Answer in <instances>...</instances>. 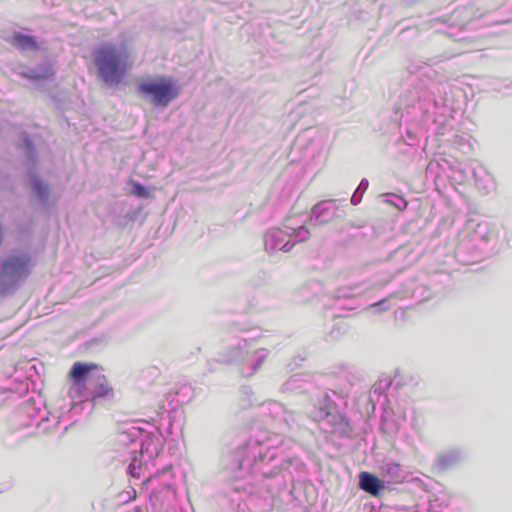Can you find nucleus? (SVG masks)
Instances as JSON below:
<instances>
[{"mask_svg": "<svg viewBox=\"0 0 512 512\" xmlns=\"http://www.w3.org/2000/svg\"><path fill=\"white\" fill-rule=\"evenodd\" d=\"M220 474L225 481L231 482V512L238 503H246L253 493L254 484L265 488L272 499L282 504H292L296 497L291 489H286V475L280 473L279 448L266 442L250 439L236 449L226 451L220 460Z\"/></svg>", "mask_w": 512, "mask_h": 512, "instance_id": "f257e3e1", "label": "nucleus"}, {"mask_svg": "<svg viewBox=\"0 0 512 512\" xmlns=\"http://www.w3.org/2000/svg\"><path fill=\"white\" fill-rule=\"evenodd\" d=\"M98 78L108 86L120 85L134 68V57L128 45L104 43L93 51Z\"/></svg>", "mask_w": 512, "mask_h": 512, "instance_id": "f03ea898", "label": "nucleus"}, {"mask_svg": "<svg viewBox=\"0 0 512 512\" xmlns=\"http://www.w3.org/2000/svg\"><path fill=\"white\" fill-rule=\"evenodd\" d=\"M119 442L129 445L131 449V462L127 467V473L139 478L142 462H148L156 458L163 449L164 441L159 433H150L138 426H130L121 431Z\"/></svg>", "mask_w": 512, "mask_h": 512, "instance_id": "7ed1b4c3", "label": "nucleus"}, {"mask_svg": "<svg viewBox=\"0 0 512 512\" xmlns=\"http://www.w3.org/2000/svg\"><path fill=\"white\" fill-rule=\"evenodd\" d=\"M340 395L334 390H321L317 393L309 416L320 422L322 429L341 438H349L352 428L346 416L338 411Z\"/></svg>", "mask_w": 512, "mask_h": 512, "instance_id": "20e7f679", "label": "nucleus"}, {"mask_svg": "<svg viewBox=\"0 0 512 512\" xmlns=\"http://www.w3.org/2000/svg\"><path fill=\"white\" fill-rule=\"evenodd\" d=\"M34 268L28 252L16 250L0 260V297L15 294Z\"/></svg>", "mask_w": 512, "mask_h": 512, "instance_id": "39448f33", "label": "nucleus"}, {"mask_svg": "<svg viewBox=\"0 0 512 512\" xmlns=\"http://www.w3.org/2000/svg\"><path fill=\"white\" fill-rule=\"evenodd\" d=\"M496 243L497 237L490 226H476L460 241L456 257L466 265L478 262L493 252Z\"/></svg>", "mask_w": 512, "mask_h": 512, "instance_id": "423d86ee", "label": "nucleus"}, {"mask_svg": "<svg viewBox=\"0 0 512 512\" xmlns=\"http://www.w3.org/2000/svg\"><path fill=\"white\" fill-rule=\"evenodd\" d=\"M13 421L22 428H29L35 425L36 431H30L27 435L63 433L67 429L66 427L60 429L58 416H49L45 408L36 407L34 403L22 405L15 413Z\"/></svg>", "mask_w": 512, "mask_h": 512, "instance_id": "0eeeda50", "label": "nucleus"}, {"mask_svg": "<svg viewBox=\"0 0 512 512\" xmlns=\"http://www.w3.org/2000/svg\"><path fill=\"white\" fill-rule=\"evenodd\" d=\"M137 92L154 105L167 107L180 94L174 79L165 75H150L138 82Z\"/></svg>", "mask_w": 512, "mask_h": 512, "instance_id": "6e6552de", "label": "nucleus"}, {"mask_svg": "<svg viewBox=\"0 0 512 512\" xmlns=\"http://www.w3.org/2000/svg\"><path fill=\"white\" fill-rule=\"evenodd\" d=\"M273 226L265 234L264 246L267 252H288L298 242H303L310 237V231L306 226Z\"/></svg>", "mask_w": 512, "mask_h": 512, "instance_id": "1a4fd4ad", "label": "nucleus"}, {"mask_svg": "<svg viewBox=\"0 0 512 512\" xmlns=\"http://www.w3.org/2000/svg\"><path fill=\"white\" fill-rule=\"evenodd\" d=\"M251 341L240 337L232 336L224 341V346L218 353V362L224 364L239 363L241 366L248 356Z\"/></svg>", "mask_w": 512, "mask_h": 512, "instance_id": "9d476101", "label": "nucleus"}, {"mask_svg": "<svg viewBox=\"0 0 512 512\" xmlns=\"http://www.w3.org/2000/svg\"><path fill=\"white\" fill-rule=\"evenodd\" d=\"M96 371L100 370L94 364L82 362H76L73 364L69 373L73 380V384L69 389V395L72 399H75L88 385V381L92 380L96 376Z\"/></svg>", "mask_w": 512, "mask_h": 512, "instance_id": "9b49d317", "label": "nucleus"}, {"mask_svg": "<svg viewBox=\"0 0 512 512\" xmlns=\"http://www.w3.org/2000/svg\"><path fill=\"white\" fill-rule=\"evenodd\" d=\"M280 473L286 475V489H294V482H300L306 476L305 464L295 455L280 456Z\"/></svg>", "mask_w": 512, "mask_h": 512, "instance_id": "f8f14e48", "label": "nucleus"}, {"mask_svg": "<svg viewBox=\"0 0 512 512\" xmlns=\"http://www.w3.org/2000/svg\"><path fill=\"white\" fill-rule=\"evenodd\" d=\"M110 397H113V389L110 387L101 371H96V376L88 381V385L76 398L80 401H89L97 398Z\"/></svg>", "mask_w": 512, "mask_h": 512, "instance_id": "ddd939ff", "label": "nucleus"}, {"mask_svg": "<svg viewBox=\"0 0 512 512\" xmlns=\"http://www.w3.org/2000/svg\"><path fill=\"white\" fill-rule=\"evenodd\" d=\"M268 355L269 350L266 348H258L251 353L248 351V356L241 366L242 375L246 377L254 375L259 370Z\"/></svg>", "mask_w": 512, "mask_h": 512, "instance_id": "4468645a", "label": "nucleus"}, {"mask_svg": "<svg viewBox=\"0 0 512 512\" xmlns=\"http://www.w3.org/2000/svg\"><path fill=\"white\" fill-rule=\"evenodd\" d=\"M359 488L373 496H379L386 489V485L377 476L369 472H361L359 474Z\"/></svg>", "mask_w": 512, "mask_h": 512, "instance_id": "2eb2a0df", "label": "nucleus"}, {"mask_svg": "<svg viewBox=\"0 0 512 512\" xmlns=\"http://www.w3.org/2000/svg\"><path fill=\"white\" fill-rule=\"evenodd\" d=\"M463 456V452L460 449H451L442 452L438 454L434 463V468L439 472L446 471L460 463Z\"/></svg>", "mask_w": 512, "mask_h": 512, "instance_id": "dca6fc26", "label": "nucleus"}, {"mask_svg": "<svg viewBox=\"0 0 512 512\" xmlns=\"http://www.w3.org/2000/svg\"><path fill=\"white\" fill-rule=\"evenodd\" d=\"M260 408L262 415L270 418L276 427H278L281 418L284 417L286 408L281 403L274 400H269L262 403Z\"/></svg>", "mask_w": 512, "mask_h": 512, "instance_id": "f3484780", "label": "nucleus"}, {"mask_svg": "<svg viewBox=\"0 0 512 512\" xmlns=\"http://www.w3.org/2000/svg\"><path fill=\"white\" fill-rule=\"evenodd\" d=\"M303 420L304 417L301 414L286 409L277 428L282 431H293L302 426Z\"/></svg>", "mask_w": 512, "mask_h": 512, "instance_id": "a211bd4d", "label": "nucleus"}, {"mask_svg": "<svg viewBox=\"0 0 512 512\" xmlns=\"http://www.w3.org/2000/svg\"><path fill=\"white\" fill-rule=\"evenodd\" d=\"M381 472L388 482H400L404 478V473L400 464L388 462L381 466Z\"/></svg>", "mask_w": 512, "mask_h": 512, "instance_id": "6ab92c4d", "label": "nucleus"}, {"mask_svg": "<svg viewBox=\"0 0 512 512\" xmlns=\"http://www.w3.org/2000/svg\"><path fill=\"white\" fill-rule=\"evenodd\" d=\"M450 497L445 492L434 493L429 498L430 512H444L448 508Z\"/></svg>", "mask_w": 512, "mask_h": 512, "instance_id": "aec40b11", "label": "nucleus"}, {"mask_svg": "<svg viewBox=\"0 0 512 512\" xmlns=\"http://www.w3.org/2000/svg\"><path fill=\"white\" fill-rule=\"evenodd\" d=\"M11 44L15 47H20L22 49H38V44L33 36L25 35L20 32H16L11 37Z\"/></svg>", "mask_w": 512, "mask_h": 512, "instance_id": "412c9836", "label": "nucleus"}, {"mask_svg": "<svg viewBox=\"0 0 512 512\" xmlns=\"http://www.w3.org/2000/svg\"><path fill=\"white\" fill-rule=\"evenodd\" d=\"M307 383L300 375L291 376L281 387L282 392H303L306 390Z\"/></svg>", "mask_w": 512, "mask_h": 512, "instance_id": "4be33fe9", "label": "nucleus"}, {"mask_svg": "<svg viewBox=\"0 0 512 512\" xmlns=\"http://www.w3.org/2000/svg\"><path fill=\"white\" fill-rule=\"evenodd\" d=\"M411 291V297L417 302L421 303L427 299L430 298V294L425 295L427 292V288L425 286H418L411 290L410 288H407L404 293H400V298H406L408 296V293Z\"/></svg>", "mask_w": 512, "mask_h": 512, "instance_id": "5701e85b", "label": "nucleus"}, {"mask_svg": "<svg viewBox=\"0 0 512 512\" xmlns=\"http://www.w3.org/2000/svg\"><path fill=\"white\" fill-rule=\"evenodd\" d=\"M400 297V292H394L391 293L387 298L371 304L370 307L376 309L377 312L386 311L389 309L388 300Z\"/></svg>", "mask_w": 512, "mask_h": 512, "instance_id": "b1692460", "label": "nucleus"}, {"mask_svg": "<svg viewBox=\"0 0 512 512\" xmlns=\"http://www.w3.org/2000/svg\"><path fill=\"white\" fill-rule=\"evenodd\" d=\"M270 275L266 271H259L251 280L250 284L253 287H260L270 282Z\"/></svg>", "mask_w": 512, "mask_h": 512, "instance_id": "393cba45", "label": "nucleus"}, {"mask_svg": "<svg viewBox=\"0 0 512 512\" xmlns=\"http://www.w3.org/2000/svg\"><path fill=\"white\" fill-rule=\"evenodd\" d=\"M132 187H133L132 193L140 198L147 199L151 196L149 189L146 188L141 183L133 182Z\"/></svg>", "mask_w": 512, "mask_h": 512, "instance_id": "a878e982", "label": "nucleus"}, {"mask_svg": "<svg viewBox=\"0 0 512 512\" xmlns=\"http://www.w3.org/2000/svg\"><path fill=\"white\" fill-rule=\"evenodd\" d=\"M33 185H34V189L37 192L39 198L44 201L46 199V197L48 196V192H49L48 186H46L39 179H34Z\"/></svg>", "mask_w": 512, "mask_h": 512, "instance_id": "bb28decb", "label": "nucleus"}, {"mask_svg": "<svg viewBox=\"0 0 512 512\" xmlns=\"http://www.w3.org/2000/svg\"><path fill=\"white\" fill-rule=\"evenodd\" d=\"M391 384L392 381L390 378H382L374 384V392L381 394L383 391L387 390L391 386Z\"/></svg>", "mask_w": 512, "mask_h": 512, "instance_id": "cd10ccee", "label": "nucleus"}, {"mask_svg": "<svg viewBox=\"0 0 512 512\" xmlns=\"http://www.w3.org/2000/svg\"><path fill=\"white\" fill-rule=\"evenodd\" d=\"M355 288H341L337 291L336 298L340 300L341 298H350L353 297L356 293L354 292Z\"/></svg>", "mask_w": 512, "mask_h": 512, "instance_id": "c85d7f7f", "label": "nucleus"}, {"mask_svg": "<svg viewBox=\"0 0 512 512\" xmlns=\"http://www.w3.org/2000/svg\"><path fill=\"white\" fill-rule=\"evenodd\" d=\"M323 211H331L333 213L334 212V207H333V205H331L330 207H322V205L318 204L314 208V213L318 214V216H320V214ZM317 221L319 222V224H325L328 220L320 219L319 217H317Z\"/></svg>", "mask_w": 512, "mask_h": 512, "instance_id": "c756f323", "label": "nucleus"}, {"mask_svg": "<svg viewBox=\"0 0 512 512\" xmlns=\"http://www.w3.org/2000/svg\"><path fill=\"white\" fill-rule=\"evenodd\" d=\"M394 512H421L419 509H418V506H411V507H406V506H396L393 508ZM424 512V511H422Z\"/></svg>", "mask_w": 512, "mask_h": 512, "instance_id": "7c9ffc66", "label": "nucleus"}, {"mask_svg": "<svg viewBox=\"0 0 512 512\" xmlns=\"http://www.w3.org/2000/svg\"><path fill=\"white\" fill-rule=\"evenodd\" d=\"M54 75V71L51 67H49L43 74L41 75H32L31 78L33 79H42V78H49Z\"/></svg>", "mask_w": 512, "mask_h": 512, "instance_id": "2f4dec72", "label": "nucleus"}, {"mask_svg": "<svg viewBox=\"0 0 512 512\" xmlns=\"http://www.w3.org/2000/svg\"><path fill=\"white\" fill-rule=\"evenodd\" d=\"M234 512H252L248 505L244 503H238L237 507L234 509Z\"/></svg>", "mask_w": 512, "mask_h": 512, "instance_id": "473e14b6", "label": "nucleus"}, {"mask_svg": "<svg viewBox=\"0 0 512 512\" xmlns=\"http://www.w3.org/2000/svg\"><path fill=\"white\" fill-rule=\"evenodd\" d=\"M307 288H311L313 290H319L320 289V283L318 281H310L306 284Z\"/></svg>", "mask_w": 512, "mask_h": 512, "instance_id": "72a5a7b5", "label": "nucleus"}, {"mask_svg": "<svg viewBox=\"0 0 512 512\" xmlns=\"http://www.w3.org/2000/svg\"><path fill=\"white\" fill-rule=\"evenodd\" d=\"M127 512H145V509L140 506H134L131 510Z\"/></svg>", "mask_w": 512, "mask_h": 512, "instance_id": "f704fd0d", "label": "nucleus"}, {"mask_svg": "<svg viewBox=\"0 0 512 512\" xmlns=\"http://www.w3.org/2000/svg\"><path fill=\"white\" fill-rule=\"evenodd\" d=\"M242 392H243L244 394H246V395H249V394L251 393V390H250L248 387H244V388L242 389Z\"/></svg>", "mask_w": 512, "mask_h": 512, "instance_id": "c9c22d12", "label": "nucleus"}, {"mask_svg": "<svg viewBox=\"0 0 512 512\" xmlns=\"http://www.w3.org/2000/svg\"><path fill=\"white\" fill-rule=\"evenodd\" d=\"M164 227L165 228V231L164 232H167L171 227L170 226H159L158 229H157V232H159L161 230V228Z\"/></svg>", "mask_w": 512, "mask_h": 512, "instance_id": "e433bc0d", "label": "nucleus"}]
</instances>
